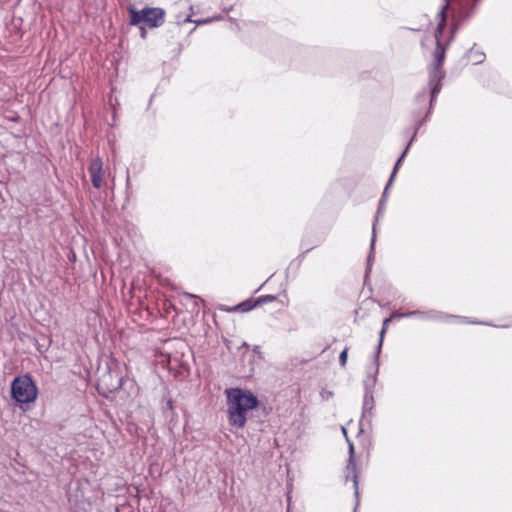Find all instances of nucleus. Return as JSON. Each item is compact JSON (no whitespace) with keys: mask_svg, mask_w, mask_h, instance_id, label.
<instances>
[{"mask_svg":"<svg viewBox=\"0 0 512 512\" xmlns=\"http://www.w3.org/2000/svg\"><path fill=\"white\" fill-rule=\"evenodd\" d=\"M186 295H187L188 297H190V298H197V299H199L200 301H202V302H203V300H202V299H200L199 297H197L196 295H193V294H190V293H186Z\"/></svg>","mask_w":512,"mask_h":512,"instance_id":"24","label":"nucleus"},{"mask_svg":"<svg viewBox=\"0 0 512 512\" xmlns=\"http://www.w3.org/2000/svg\"><path fill=\"white\" fill-rule=\"evenodd\" d=\"M374 408V395L373 393L364 392L363 406H362V417L360 420V426H363V422H371Z\"/></svg>","mask_w":512,"mask_h":512,"instance_id":"8","label":"nucleus"},{"mask_svg":"<svg viewBox=\"0 0 512 512\" xmlns=\"http://www.w3.org/2000/svg\"><path fill=\"white\" fill-rule=\"evenodd\" d=\"M448 8V2L444 4L440 11L438 12L439 22L435 29V40L436 47L433 52V65L429 70V88H430V101H429V109L425 114V118L430 113V110L433 106V103L436 100L437 95L440 93L442 89V81L445 78V71L442 66L446 56V50L449 46V41L445 44L441 42V36L443 35L444 29L446 27V10Z\"/></svg>","mask_w":512,"mask_h":512,"instance_id":"1","label":"nucleus"},{"mask_svg":"<svg viewBox=\"0 0 512 512\" xmlns=\"http://www.w3.org/2000/svg\"><path fill=\"white\" fill-rule=\"evenodd\" d=\"M12 398L21 404L32 402L37 396V387L29 375L16 377L11 384Z\"/></svg>","mask_w":512,"mask_h":512,"instance_id":"4","label":"nucleus"},{"mask_svg":"<svg viewBox=\"0 0 512 512\" xmlns=\"http://www.w3.org/2000/svg\"><path fill=\"white\" fill-rule=\"evenodd\" d=\"M276 299H277V297L275 295H264V296L258 297L255 301H256V305L258 307L262 304L274 302Z\"/></svg>","mask_w":512,"mask_h":512,"instance_id":"16","label":"nucleus"},{"mask_svg":"<svg viewBox=\"0 0 512 512\" xmlns=\"http://www.w3.org/2000/svg\"><path fill=\"white\" fill-rule=\"evenodd\" d=\"M227 417L231 426L242 429L248 420L249 413L258 407V398L247 389L227 388L225 390Z\"/></svg>","mask_w":512,"mask_h":512,"instance_id":"2","label":"nucleus"},{"mask_svg":"<svg viewBox=\"0 0 512 512\" xmlns=\"http://www.w3.org/2000/svg\"><path fill=\"white\" fill-rule=\"evenodd\" d=\"M347 358H348V347H345L344 350L339 355V363H340L341 367H345V365L347 363Z\"/></svg>","mask_w":512,"mask_h":512,"instance_id":"17","label":"nucleus"},{"mask_svg":"<svg viewBox=\"0 0 512 512\" xmlns=\"http://www.w3.org/2000/svg\"><path fill=\"white\" fill-rule=\"evenodd\" d=\"M137 26L140 28V32H141L140 35H141V37L143 39L146 38V34H147L146 29H145L146 26L143 25V24H140V25H137Z\"/></svg>","mask_w":512,"mask_h":512,"instance_id":"21","label":"nucleus"},{"mask_svg":"<svg viewBox=\"0 0 512 512\" xmlns=\"http://www.w3.org/2000/svg\"><path fill=\"white\" fill-rule=\"evenodd\" d=\"M469 323L476 324L477 322H475V321H469Z\"/></svg>","mask_w":512,"mask_h":512,"instance_id":"27","label":"nucleus"},{"mask_svg":"<svg viewBox=\"0 0 512 512\" xmlns=\"http://www.w3.org/2000/svg\"><path fill=\"white\" fill-rule=\"evenodd\" d=\"M167 407L169 409H172L173 406H172V400L171 399L167 401Z\"/></svg>","mask_w":512,"mask_h":512,"instance_id":"26","label":"nucleus"},{"mask_svg":"<svg viewBox=\"0 0 512 512\" xmlns=\"http://www.w3.org/2000/svg\"><path fill=\"white\" fill-rule=\"evenodd\" d=\"M424 120H425V118H424L423 120H417L418 125H417V127L415 128V131H414V133H413L412 138H411V139H410V141L407 143V146H406L405 150L403 151V153L401 154V156H400V157L398 158V160L396 161V163H395V165H394V168H393V170H392V173H391V175H390V178H389V180H388V182H387V184H386V186H385V188H384V191H383V193H382V196H381V199H380L381 204H386L387 196H388V191H389L390 187L392 186V184H393V182H394V179H395L396 174H397V172H398V170H399V167H400V165H401L402 161L404 160V158H405V156H406V154H407V152H408V150H409V148H410V146H411V144H412V142H413V140H414V138H415V136H416V134H417V131H418V129H419V127H420V125L423 123V121H424Z\"/></svg>","mask_w":512,"mask_h":512,"instance_id":"5","label":"nucleus"},{"mask_svg":"<svg viewBox=\"0 0 512 512\" xmlns=\"http://www.w3.org/2000/svg\"><path fill=\"white\" fill-rule=\"evenodd\" d=\"M379 370L378 359L376 358V367L373 375L368 376L366 380H364V392L374 393V387L377 381V373Z\"/></svg>","mask_w":512,"mask_h":512,"instance_id":"10","label":"nucleus"},{"mask_svg":"<svg viewBox=\"0 0 512 512\" xmlns=\"http://www.w3.org/2000/svg\"><path fill=\"white\" fill-rule=\"evenodd\" d=\"M349 443V459L347 464V471L352 474V481L354 483L355 495L358 497V475L356 471V463L354 460V446L353 443L347 440Z\"/></svg>","mask_w":512,"mask_h":512,"instance_id":"9","label":"nucleus"},{"mask_svg":"<svg viewBox=\"0 0 512 512\" xmlns=\"http://www.w3.org/2000/svg\"><path fill=\"white\" fill-rule=\"evenodd\" d=\"M468 56L474 64H480L485 59V54L483 52L474 51L473 48L469 50Z\"/></svg>","mask_w":512,"mask_h":512,"instance_id":"14","label":"nucleus"},{"mask_svg":"<svg viewBox=\"0 0 512 512\" xmlns=\"http://www.w3.org/2000/svg\"><path fill=\"white\" fill-rule=\"evenodd\" d=\"M404 315H405V313L394 312V313L391 314L390 317H392V319L406 318Z\"/></svg>","mask_w":512,"mask_h":512,"instance_id":"22","label":"nucleus"},{"mask_svg":"<svg viewBox=\"0 0 512 512\" xmlns=\"http://www.w3.org/2000/svg\"><path fill=\"white\" fill-rule=\"evenodd\" d=\"M221 17H213V18H207V19H204V20H197V21H194L197 25H201V24H206V23H210L214 20H218L220 19Z\"/></svg>","mask_w":512,"mask_h":512,"instance_id":"18","label":"nucleus"},{"mask_svg":"<svg viewBox=\"0 0 512 512\" xmlns=\"http://www.w3.org/2000/svg\"><path fill=\"white\" fill-rule=\"evenodd\" d=\"M427 99L428 91L426 89H423L416 95L415 102L419 106V108L422 109L426 106Z\"/></svg>","mask_w":512,"mask_h":512,"instance_id":"15","label":"nucleus"},{"mask_svg":"<svg viewBox=\"0 0 512 512\" xmlns=\"http://www.w3.org/2000/svg\"><path fill=\"white\" fill-rule=\"evenodd\" d=\"M322 398L325 399V400H328L329 397H332L333 396V393L330 392V391H327V392H323L322 394Z\"/></svg>","mask_w":512,"mask_h":512,"instance_id":"23","label":"nucleus"},{"mask_svg":"<svg viewBox=\"0 0 512 512\" xmlns=\"http://www.w3.org/2000/svg\"><path fill=\"white\" fill-rule=\"evenodd\" d=\"M391 320H392V317H388V318H386L383 321L382 329L380 331L379 342H378V345H377V348H376V355H375V357L377 359H379V355L381 353V349H382V345H383L384 336H385V333L387 331L388 324L390 323Z\"/></svg>","mask_w":512,"mask_h":512,"instance_id":"12","label":"nucleus"},{"mask_svg":"<svg viewBox=\"0 0 512 512\" xmlns=\"http://www.w3.org/2000/svg\"><path fill=\"white\" fill-rule=\"evenodd\" d=\"M384 210H385V204H381V201H379L375 221H374L373 227H372V238H371V244H370V252L367 257L366 275H368L371 272L372 261L374 260V247H375V241H376V225H377L379 218L383 215Z\"/></svg>","mask_w":512,"mask_h":512,"instance_id":"7","label":"nucleus"},{"mask_svg":"<svg viewBox=\"0 0 512 512\" xmlns=\"http://www.w3.org/2000/svg\"><path fill=\"white\" fill-rule=\"evenodd\" d=\"M129 13L130 25L143 24L149 28H158L165 22V10L160 7H144L141 10L131 7Z\"/></svg>","mask_w":512,"mask_h":512,"instance_id":"3","label":"nucleus"},{"mask_svg":"<svg viewBox=\"0 0 512 512\" xmlns=\"http://www.w3.org/2000/svg\"><path fill=\"white\" fill-rule=\"evenodd\" d=\"M184 23L186 22H192V19H191V16L188 15L184 20H183Z\"/></svg>","mask_w":512,"mask_h":512,"instance_id":"25","label":"nucleus"},{"mask_svg":"<svg viewBox=\"0 0 512 512\" xmlns=\"http://www.w3.org/2000/svg\"><path fill=\"white\" fill-rule=\"evenodd\" d=\"M255 307H257L255 300H246V301H243L240 304H238L234 308V310H238V311H241V312H249V311H251Z\"/></svg>","mask_w":512,"mask_h":512,"instance_id":"13","label":"nucleus"},{"mask_svg":"<svg viewBox=\"0 0 512 512\" xmlns=\"http://www.w3.org/2000/svg\"><path fill=\"white\" fill-rule=\"evenodd\" d=\"M404 316L407 317V318L413 317V316H419V317H422L424 319H436V318H438L439 313L435 312V311L422 312V311H419V310H414V311L405 312Z\"/></svg>","mask_w":512,"mask_h":512,"instance_id":"11","label":"nucleus"},{"mask_svg":"<svg viewBox=\"0 0 512 512\" xmlns=\"http://www.w3.org/2000/svg\"><path fill=\"white\" fill-rule=\"evenodd\" d=\"M121 378H118L115 384H112L111 387H107L108 391L116 390L121 387Z\"/></svg>","mask_w":512,"mask_h":512,"instance_id":"19","label":"nucleus"},{"mask_svg":"<svg viewBox=\"0 0 512 512\" xmlns=\"http://www.w3.org/2000/svg\"><path fill=\"white\" fill-rule=\"evenodd\" d=\"M107 378H112V374H111L110 371L102 376V378L100 380V383H99V386L103 385Z\"/></svg>","mask_w":512,"mask_h":512,"instance_id":"20","label":"nucleus"},{"mask_svg":"<svg viewBox=\"0 0 512 512\" xmlns=\"http://www.w3.org/2000/svg\"><path fill=\"white\" fill-rule=\"evenodd\" d=\"M88 172L90 174L91 183L94 188L99 189L103 183V162L100 157H95L90 160Z\"/></svg>","mask_w":512,"mask_h":512,"instance_id":"6","label":"nucleus"}]
</instances>
